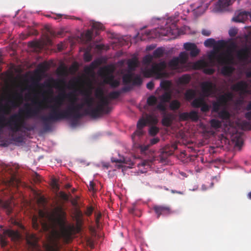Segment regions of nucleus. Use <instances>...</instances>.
<instances>
[{"label": "nucleus", "instance_id": "nucleus-1", "mask_svg": "<svg viewBox=\"0 0 251 251\" xmlns=\"http://www.w3.org/2000/svg\"><path fill=\"white\" fill-rule=\"evenodd\" d=\"M53 230L48 237L47 243L44 244L46 251H59V239L62 238L66 243L72 239L75 232L74 225L68 224L67 213L61 205L56 206L49 218Z\"/></svg>", "mask_w": 251, "mask_h": 251}, {"label": "nucleus", "instance_id": "nucleus-2", "mask_svg": "<svg viewBox=\"0 0 251 251\" xmlns=\"http://www.w3.org/2000/svg\"><path fill=\"white\" fill-rule=\"evenodd\" d=\"M61 96H57L53 99L54 104L51 105L44 104V108H50V112L47 116H42L41 119L43 121L45 127L49 129L50 123L56 122L63 119H69L68 111L66 110H61L60 108L62 105L61 100Z\"/></svg>", "mask_w": 251, "mask_h": 251}, {"label": "nucleus", "instance_id": "nucleus-3", "mask_svg": "<svg viewBox=\"0 0 251 251\" xmlns=\"http://www.w3.org/2000/svg\"><path fill=\"white\" fill-rule=\"evenodd\" d=\"M167 64L165 61L158 63H154L150 69H146L144 71V75L146 77H154L156 79L167 77L168 73L165 71Z\"/></svg>", "mask_w": 251, "mask_h": 251}, {"label": "nucleus", "instance_id": "nucleus-4", "mask_svg": "<svg viewBox=\"0 0 251 251\" xmlns=\"http://www.w3.org/2000/svg\"><path fill=\"white\" fill-rule=\"evenodd\" d=\"M83 104L82 103H77L70 106L67 109L69 118H73V124H76L78 120L81 118L83 115L80 113V111L82 109Z\"/></svg>", "mask_w": 251, "mask_h": 251}, {"label": "nucleus", "instance_id": "nucleus-5", "mask_svg": "<svg viewBox=\"0 0 251 251\" xmlns=\"http://www.w3.org/2000/svg\"><path fill=\"white\" fill-rule=\"evenodd\" d=\"M207 66V62L204 60H198L193 64V67L194 69L198 70L203 69L204 73L207 75H212L215 72V70L213 68H206Z\"/></svg>", "mask_w": 251, "mask_h": 251}, {"label": "nucleus", "instance_id": "nucleus-6", "mask_svg": "<svg viewBox=\"0 0 251 251\" xmlns=\"http://www.w3.org/2000/svg\"><path fill=\"white\" fill-rule=\"evenodd\" d=\"M202 95L204 97H209L213 94L214 85L210 81H204L201 84Z\"/></svg>", "mask_w": 251, "mask_h": 251}, {"label": "nucleus", "instance_id": "nucleus-7", "mask_svg": "<svg viewBox=\"0 0 251 251\" xmlns=\"http://www.w3.org/2000/svg\"><path fill=\"white\" fill-rule=\"evenodd\" d=\"M153 209L158 219L161 215L166 216L171 213V208L167 205H157L153 207Z\"/></svg>", "mask_w": 251, "mask_h": 251}, {"label": "nucleus", "instance_id": "nucleus-8", "mask_svg": "<svg viewBox=\"0 0 251 251\" xmlns=\"http://www.w3.org/2000/svg\"><path fill=\"white\" fill-rule=\"evenodd\" d=\"M103 82L105 84H109L111 87L113 88L118 87L120 85L119 80L115 79L114 76L110 73L106 74L104 75Z\"/></svg>", "mask_w": 251, "mask_h": 251}, {"label": "nucleus", "instance_id": "nucleus-9", "mask_svg": "<svg viewBox=\"0 0 251 251\" xmlns=\"http://www.w3.org/2000/svg\"><path fill=\"white\" fill-rule=\"evenodd\" d=\"M25 238L27 244L30 248L33 249L37 248L38 239L35 234L27 232L25 234Z\"/></svg>", "mask_w": 251, "mask_h": 251}, {"label": "nucleus", "instance_id": "nucleus-10", "mask_svg": "<svg viewBox=\"0 0 251 251\" xmlns=\"http://www.w3.org/2000/svg\"><path fill=\"white\" fill-rule=\"evenodd\" d=\"M179 119L182 121H186L191 119L194 121H197L199 119L198 112L195 111H191L189 113L183 112L179 114Z\"/></svg>", "mask_w": 251, "mask_h": 251}, {"label": "nucleus", "instance_id": "nucleus-11", "mask_svg": "<svg viewBox=\"0 0 251 251\" xmlns=\"http://www.w3.org/2000/svg\"><path fill=\"white\" fill-rule=\"evenodd\" d=\"M248 88V83L244 80L239 81L231 87V89L233 91H240L242 94H244L247 92Z\"/></svg>", "mask_w": 251, "mask_h": 251}, {"label": "nucleus", "instance_id": "nucleus-12", "mask_svg": "<svg viewBox=\"0 0 251 251\" xmlns=\"http://www.w3.org/2000/svg\"><path fill=\"white\" fill-rule=\"evenodd\" d=\"M3 234L9 237L11 240L14 242L20 240L21 235L18 230H14L11 229H3Z\"/></svg>", "mask_w": 251, "mask_h": 251}, {"label": "nucleus", "instance_id": "nucleus-13", "mask_svg": "<svg viewBox=\"0 0 251 251\" xmlns=\"http://www.w3.org/2000/svg\"><path fill=\"white\" fill-rule=\"evenodd\" d=\"M184 48L190 51V55L191 57H196L200 52V50L194 43H186L184 44Z\"/></svg>", "mask_w": 251, "mask_h": 251}, {"label": "nucleus", "instance_id": "nucleus-14", "mask_svg": "<svg viewBox=\"0 0 251 251\" xmlns=\"http://www.w3.org/2000/svg\"><path fill=\"white\" fill-rule=\"evenodd\" d=\"M58 96H61V100L62 101V104H63L64 99L65 98H68V99L71 103L70 106H73V105L76 104V102H77V101L78 100V98H77V96L73 93H69L68 94H66L64 91L63 93H60Z\"/></svg>", "mask_w": 251, "mask_h": 251}, {"label": "nucleus", "instance_id": "nucleus-15", "mask_svg": "<svg viewBox=\"0 0 251 251\" xmlns=\"http://www.w3.org/2000/svg\"><path fill=\"white\" fill-rule=\"evenodd\" d=\"M250 50L247 47L243 48L238 50L236 52L238 59L241 61H245L249 57Z\"/></svg>", "mask_w": 251, "mask_h": 251}, {"label": "nucleus", "instance_id": "nucleus-16", "mask_svg": "<svg viewBox=\"0 0 251 251\" xmlns=\"http://www.w3.org/2000/svg\"><path fill=\"white\" fill-rule=\"evenodd\" d=\"M251 16L250 13L247 11H241L238 14L233 17L232 20L236 22L243 23Z\"/></svg>", "mask_w": 251, "mask_h": 251}, {"label": "nucleus", "instance_id": "nucleus-17", "mask_svg": "<svg viewBox=\"0 0 251 251\" xmlns=\"http://www.w3.org/2000/svg\"><path fill=\"white\" fill-rule=\"evenodd\" d=\"M85 112L86 114L89 115L94 118H98L103 114V113L96 106L95 107H93L92 106L90 108H87Z\"/></svg>", "mask_w": 251, "mask_h": 251}, {"label": "nucleus", "instance_id": "nucleus-18", "mask_svg": "<svg viewBox=\"0 0 251 251\" xmlns=\"http://www.w3.org/2000/svg\"><path fill=\"white\" fill-rule=\"evenodd\" d=\"M4 209L7 215H10L13 211V207L10 201H3L0 199V208Z\"/></svg>", "mask_w": 251, "mask_h": 251}, {"label": "nucleus", "instance_id": "nucleus-19", "mask_svg": "<svg viewBox=\"0 0 251 251\" xmlns=\"http://www.w3.org/2000/svg\"><path fill=\"white\" fill-rule=\"evenodd\" d=\"M168 65L169 67L172 70H180L183 66L182 65H180L178 58L176 57L172 59L168 62Z\"/></svg>", "mask_w": 251, "mask_h": 251}, {"label": "nucleus", "instance_id": "nucleus-20", "mask_svg": "<svg viewBox=\"0 0 251 251\" xmlns=\"http://www.w3.org/2000/svg\"><path fill=\"white\" fill-rule=\"evenodd\" d=\"M171 155H172V151H169L168 147H165L159 155L160 160L162 162H164L168 157Z\"/></svg>", "mask_w": 251, "mask_h": 251}, {"label": "nucleus", "instance_id": "nucleus-21", "mask_svg": "<svg viewBox=\"0 0 251 251\" xmlns=\"http://www.w3.org/2000/svg\"><path fill=\"white\" fill-rule=\"evenodd\" d=\"M159 99L162 102L166 103L170 102L172 99L171 92H165L159 97Z\"/></svg>", "mask_w": 251, "mask_h": 251}, {"label": "nucleus", "instance_id": "nucleus-22", "mask_svg": "<svg viewBox=\"0 0 251 251\" xmlns=\"http://www.w3.org/2000/svg\"><path fill=\"white\" fill-rule=\"evenodd\" d=\"M217 61L220 64H224L226 63V60L228 62H230L232 60V57L231 55V52H228V55L227 58L224 57L222 55H220L217 56Z\"/></svg>", "mask_w": 251, "mask_h": 251}, {"label": "nucleus", "instance_id": "nucleus-23", "mask_svg": "<svg viewBox=\"0 0 251 251\" xmlns=\"http://www.w3.org/2000/svg\"><path fill=\"white\" fill-rule=\"evenodd\" d=\"M134 73L129 71L123 75V80L125 84H128L132 81Z\"/></svg>", "mask_w": 251, "mask_h": 251}, {"label": "nucleus", "instance_id": "nucleus-24", "mask_svg": "<svg viewBox=\"0 0 251 251\" xmlns=\"http://www.w3.org/2000/svg\"><path fill=\"white\" fill-rule=\"evenodd\" d=\"M160 85L165 92H170V90L172 86V82L170 80H162L161 81Z\"/></svg>", "mask_w": 251, "mask_h": 251}, {"label": "nucleus", "instance_id": "nucleus-25", "mask_svg": "<svg viewBox=\"0 0 251 251\" xmlns=\"http://www.w3.org/2000/svg\"><path fill=\"white\" fill-rule=\"evenodd\" d=\"M234 71V68L229 66H225L221 70L222 73L224 75L230 76Z\"/></svg>", "mask_w": 251, "mask_h": 251}, {"label": "nucleus", "instance_id": "nucleus-26", "mask_svg": "<svg viewBox=\"0 0 251 251\" xmlns=\"http://www.w3.org/2000/svg\"><path fill=\"white\" fill-rule=\"evenodd\" d=\"M32 86L38 88L40 90H42L43 89L47 87V88H50L51 85L49 82H46L44 83H40L38 82H33L32 83Z\"/></svg>", "mask_w": 251, "mask_h": 251}, {"label": "nucleus", "instance_id": "nucleus-27", "mask_svg": "<svg viewBox=\"0 0 251 251\" xmlns=\"http://www.w3.org/2000/svg\"><path fill=\"white\" fill-rule=\"evenodd\" d=\"M204 101L203 97H199L194 99L192 102V106L195 108H199Z\"/></svg>", "mask_w": 251, "mask_h": 251}, {"label": "nucleus", "instance_id": "nucleus-28", "mask_svg": "<svg viewBox=\"0 0 251 251\" xmlns=\"http://www.w3.org/2000/svg\"><path fill=\"white\" fill-rule=\"evenodd\" d=\"M177 57L178 58L180 65H182L183 66L185 64L188 58V55L185 52H180L179 56Z\"/></svg>", "mask_w": 251, "mask_h": 251}, {"label": "nucleus", "instance_id": "nucleus-29", "mask_svg": "<svg viewBox=\"0 0 251 251\" xmlns=\"http://www.w3.org/2000/svg\"><path fill=\"white\" fill-rule=\"evenodd\" d=\"M191 80V77L189 75H184L178 78V81L181 84H187Z\"/></svg>", "mask_w": 251, "mask_h": 251}, {"label": "nucleus", "instance_id": "nucleus-30", "mask_svg": "<svg viewBox=\"0 0 251 251\" xmlns=\"http://www.w3.org/2000/svg\"><path fill=\"white\" fill-rule=\"evenodd\" d=\"M137 65V61L135 59H129L127 61V66L129 71H134Z\"/></svg>", "mask_w": 251, "mask_h": 251}, {"label": "nucleus", "instance_id": "nucleus-31", "mask_svg": "<svg viewBox=\"0 0 251 251\" xmlns=\"http://www.w3.org/2000/svg\"><path fill=\"white\" fill-rule=\"evenodd\" d=\"M181 105L180 102L176 100H172L170 103V108L172 110H178Z\"/></svg>", "mask_w": 251, "mask_h": 251}, {"label": "nucleus", "instance_id": "nucleus-32", "mask_svg": "<svg viewBox=\"0 0 251 251\" xmlns=\"http://www.w3.org/2000/svg\"><path fill=\"white\" fill-rule=\"evenodd\" d=\"M210 124L211 127L215 129H218L221 127L222 123L220 121L213 119L210 121Z\"/></svg>", "mask_w": 251, "mask_h": 251}, {"label": "nucleus", "instance_id": "nucleus-33", "mask_svg": "<svg viewBox=\"0 0 251 251\" xmlns=\"http://www.w3.org/2000/svg\"><path fill=\"white\" fill-rule=\"evenodd\" d=\"M196 92L192 89H189L186 91L185 94V97L187 100H191L195 98Z\"/></svg>", "mask_w": 251, "mask_h": 251}, {"label": "nucleus", "instance_id": "nucleus-34", "mask_svg": "<svg viewBox=\"0 0 251 251\" xmlns=\"http://www.w3.org/2000/svg\"><path fill=\"white\" fill-rule=\"evenodd\" d=\"M172 123V119L170 116H165L163 117L162 120V124L166 126H169Z\"/></svg>", "mask_w": 251, "mask_h": 251}, {"label": "nucleus", "instance_id": "nucleus-35", "mask_svg": "<svg viewBox=\"0 0 251 251\" xmlns=\"http://www.w3.org/2000/svg\"><path fill=\"white\" fill-rule=\"evenodd\" d=\"M85 103L87 105L88 108H90L93 106L94 99L88 94L84 100Z\"/></svg>", "mask_w": 251, "mask_h": 251}, {"label": "nucleus", "instance_id": "nucleus-36", "mask_svg": "<svg viewBox=\"0 0 251 251\" xmlns=\"http://www.w3.org/2000/svg\"><path fill=\"white\" fill-rule=\"evenodd\" d=\"M164 52V50L161 48L156 49L153 52V56L155 58H159L161 57Z\"/></svg>", "mask_w": 251, "mask_h": 251}, {"label": "nucleus", "instance_id": "nucleus-37", "mask_svg": "<svg viewBox=\"0 0 251 251\" xmlns=\"http://www.w3.org/2000/svg\"><path fill=\"white\" fill-rule=\"evenodd\" d=\"M226 46V43L224 40H219L216 42L214 48L220 50L225 48Z\"/></svg>", "mask_w": 251, "mask_h": 251}, {"label": "nucleus", "instance_id": "nucleus-38", "mask_svg": "<svg viewBox=\"0 0 251 251\" xmlns=\"http://www.w3.org/2000/svg\"><path fill=\"white\" fill-rule=\"evenodd\" d=\"M157 99L154 96H151L147 99V103L150 106H152L154 105H155L157 103Z\"/></svg>", "mask_w": 251, "mask_h": 251}, {"label": "nucleus", "instance_id": "nucleus-39", "mask_svg": "<svg viewBox=\"0 0 251 251\" xmlns=\"http://www.w3.org/2000/svg\"><path fill=\"white\" fill-rule=\"evenodd\" d=\"M216 41L213 38L207 39L204 42V45L206 47L211 48L213 47L214 48Z\"/></svg>", "mask_w": 251, "mask_h": 251}, {"label": "nucleus", "instance_id": "nucleus-40", "mask_svg": "<svg viewBox=\"0 0 251 251\" xmlns=\"http://www.w3.org/2000/svg\"><path fill=\"white\" fill-rule=\"evenodd\" d=\"M219 117L223 120H227L230 117L229 112L225 110H222L219 113Z\"/></svg>", "mask_w": 251, "mask_h": 251}, {"label": "nucleus", "instance_id": "nucleus-41", "mask_svg": "<svg viewBox=\"0 0 251 251\" xmlns=\"http://www.w3.org/2000/svg\"><path fill=\"white\" fill-rule=\"evenodd\" d=\"M47 69L48 65L46 62L39 64L37 67L38 70L41 73H45Z\"/></svg>", "mask_w": 251, "mask_h": 251}, {"label": "nucleus", "instance_id": "nucleus-42", "mask_svg": "<svg viewBox=\"0 0 251 251\" xmlns=\"http://www.w3.org/2000/svg\"><path fill=\"white\" fill-rule=\"evenodd\" d=\"M99 102L102 105H103L104 106L106 107H109L108 105L110 103V101L106 97H102L100 99Z\"/></svg>", "mask_w": 251, "mask_h": 251}, {"label": "nucleus", "instance_id": "nucleus-43", "mask_svg": "<svg viewBox=\"0 0 251 251\" xmlns=\"http://www.w3.org/2000/svg\"><path fill=\"white\" fill-rule=\"evenodd\" d=\"M96 107L99 108L103 113H108L110 111L109 107H105L99 102L98 103Z\"/></svg>", "mask_w": 251, "mask_h": 251}, {"label": "nucleus", "instance_id": "nucleus-44", "mask_svg": "<svg viewBox=\"0 0 251 251\" xmlns=\"http://www.w3.org/2000/svg\"><path fill=\"white\" fill-rule=\"evenodd\" d=\"M51 186L52 188L56 193L59 191L60 189L59 184H58L57 181L56 179H53L52 180L51 182Z\"/></svg>", "mask_w": 251, "mask_h": 251}, {"label": "nucleus", "instance_id": "nucleus-45", "mask_svg": "<svg viewBox=\"0 0 251 251\" xmlns=\"http://www.w3.org/2000/svg\"><path fill=\"white\" fill-rule=\"evenodd\" d=\"M132 81L134 85H140L142 83V79L140 75H137L134 78L133 77Z\"/></svg>", "mask_w": 251, "mask_h": 251}, {"label": "nucleus", "instance_id": "nucleus-46", "mask_svg": "<svg viewBox=\"0 0 251 251\" xmlns=\"http://www.w3.org/2000/svg\"><path fill=\"white\" fill-rule=\"evenodd\" d=\"M147 125V121L144 119L139 120L137 124V129H142Z\"/></svg>", "mask_w": 251, "mask_h": 251}, {"label": "nucleus", "instance_id": "nucleus-47", "mask_svg": "<svg viewBox=\"0 0 251 251\" xmlns=\"http://www.w3.org/2000/svg\"><path fill=\"white\" fill-rule=\"evenodd\" d=\"M0 244L1 247L3 248L8 244V241L4 235H0Z\"/></svg>", "mask_w": 251, "mask_h": 251}, {"label": "nucleus", "instance_id": "nucleus-48", "mask_svg": "<svg viewBox=\"0 0 251 251\" xmlns=\"http://www.w3.org/2000/svg\"><path fill=\"white\" fill-rule=\"evenodd\" d=\"M159 132V128L155 126H152L149 129V133L151 136H155Z\"/></svg>", "mask_w": 251, "mask_h": 251}, {"label": "nucleus", "instance_id": "nucleus-49", "mask_svg": "<svg viewBox=\"0 0 251 251\" xmlns=\"http://www.w3.org/2000/svg\"><path fill=\"white\" fill-rule=\"evenodd\" d=\"M200 107L202 112H207L209 111L210 106L204 101Z\"/></svg>", "mask_w": 251, "mask_h": 251}, {"label": "nucleus", "instance_id": "nucleus-50", "mask_svg": "<svg viewBox=\"0 0 251 251\" xmlns=\"http://www.w3.org/2000/svg\"><path fill=\"white\" fill-rule=\"evenodd\" d=\"M217 101H218L222 106L226 104V103L227 102L225 96L223 95L219 96L217 99Z\"/></svg>", "mask_w": 251, "mask_h": 251}, {"label": "nucleus", "instance_id": "nucleus-51", "mask_svg": "<svg viewBox=\"0 0 251 251\" xmlns=\"http://www.w3.org/2000/svg\"><path fill=\"white\" fill-rule=\"evenodd\" d=\"M221 106V104H220L218 101L213 102L212 111L215 112H218Z\"/></svg>", "mask_w": 251, "mask_h": 251}, {"label": "nucleus", "instance_id": "nucleus-52", "mask_svg": "<svg viewBox=\"0 0 251 251\" xmlns=\"http://www.w3.org/2000/svg\"><path fill=\"white\" fill-rule=\"evenodd\" d=\"M120 93L119 91H113L109 94L108 97L111 99H116L120 96Z\"/></svg>", "mask_w": 251, "mask_h": 251}, {"label": "nucleus", "instance_id": "nucleus-53", "mask_svg": "<svg viewBox=\"0 0 251 251\" xmlns=\"http://www.w3.org/2000/svg\"><path fill=\"white\" fill-rule=\"evenodd\" d=\"M156 108L163 112L166 110V107L164 104V102L161 101L156 105Z\"/></svg>", "mask_w": 251, "mask_h": 251}, {"label": "nucleus", "instance_id": "nucleus-54", "mask_svg": "<svg viewBox=\"0 0 251 251\" xmlns=\"http://www.w3.org/2000/svg\"><path fill=\"white\" fill-rule=\"evenodd\" d=\"M112 162L115 163H126V159L124 157H122L119 159H116L114 157H112L111 159Z\"/></svg>", "mask_w": 251, "mask_h": 251}, {"label": "nucleus", "instance_id": "nucleus-55", "mask_svg": "<svg viewBox=\"0 0 251 251\" xmlns=\"http://www.w3.org/2000/svg\"><path fill=\"white\" fill-rule=\"evenodd\" d=\"M238 33V30L236 28H232L229 30L228 33L230 37H235Z\"/></svg>", "mask_w": 251, "mask_h": 251}, {"label": "nucleus", "instance_id": "nucleus-56", "mask_svg": "<svg viewBox=\"0 0 251 251\" xmlns=\"http://www.w3.org/2000/svg\"><path fill=\"white\" fill-rule=\"evenodd\" d=\"M92 26L94 28L97 29H102L103 28V25L98 22H95L93 23Z\"/></svg>", "mask_w": 251, "mask_h": 251}, {"label": "nucleus", "instance_id": "nucleus-57", "mask_svg": "<svg viewBox=\"0 0 251 251\" xmlns=\"http://www.w3.org/2000/svg\"><path fill=\"white\" fill-rule=\"evenodd\" d=\"M144 134V132L142 130V129H138L136 131H135L133 134L132 135V138L134 136H138L139 137H140L142 136Z\"/></svg>", "mask_w": 251, "mask_h": 251}, {"label": "nucleus", "instance_id": "nucleus-58", "mask_svg": "<svg viewBox=\"0 0 251 251\" xmlns=\"http://www.w3.org/2000/svg\"><path fill=\"white\" fill-rule=\"evenodd\" d=\"M60 197L63 200L67 201L69 200L68 196L64 192L61 191L59 193Z\"/></svg>", "mask_w": 251, "mask_h": 251}, {"label": "nucleus", "instance_id": "nucleus-59", "mask_svg": "<svg viewBox=\"0 0 251 251\" xmlns=\"http://www.w3.org/2000/svg\"><path fill=\"white\" fill-rule=\"evenodd\" d=\"M96 97L99 99L102 97H104L103 95V90L101 89H97L96 93Z\"/></svg>", "mask_w": 251, "mask_h": 251}, {"label": "nucleus", "instance_id": "nucleus-60", "mask_svg": "<svg viewBox=\"0 0 251 251\" xmlns=\"http://www.w3.org/2000/svg\"><path fill=\"white\" fill-rule=\"evenodd\" d=\"M93 212V208L92 206L88 207L86 211H85V214L88 216H90Z\"/></svg>", "mask_w": 251, "mask_h": 251}, {"label": "nucleus", "instance_id": "nucleus-61", "mask_svg": "<svg viewBox=\"0 0 251 251\" xmlns=\"http://www.w3.org/2000/svg\"><path fill=\"white\" fill-rule=\"evenodd\" d=\"M225 96V98H226L227 100V102H228L229 100H230L233 98V95L231 93L228 92L223 95Z\"/></svg>", "mask_w": 251, "mask_h": 251}, {"label": "nucleus", "instance_id": "nucleus-62", "mask_svg": "<svg viewBox=\"0 0 251 251\" xmlns=\"http://www.w3.org/2000/svg\"><path fill=\"white\" fill-rule=\"evenodd\" d=\"M32 226L34 228L38 229L39 227V225L37 223V219L36 217H34L32 219Z\"/></svg>", "mask_w": 251, "mask_h": 251}, {"label": "nucleus", "instance_id": "nucleus-63", "mask_svg": "<svg viewBox=\"0 0 251 251\" xmlns=\"http://www.w3.org/2000/svg\"><path fill=\"white\" fill-rule=\"evenodd\" d=\"M101 217V214L100 212L95 213V222L97 225H99L100 220Z\"/></svg>", "mask_w": 251, "mask_h": 251}, {"label": "nucleus", "instance_id": "nucleus-64", "mask_svg": "<svg viewBox=\"0 0 251 251\" xmlns=\"http://www.w3.org/2000/svg\"><path fill=\"white\" fill-rule=\"evenodd\" d=\"M84 58L85 61L89 62L92 59V56L89 53L85 52L84 55Z\"/></svg>", "mask_w": 251, "mask_h": 251}]
</instances>
